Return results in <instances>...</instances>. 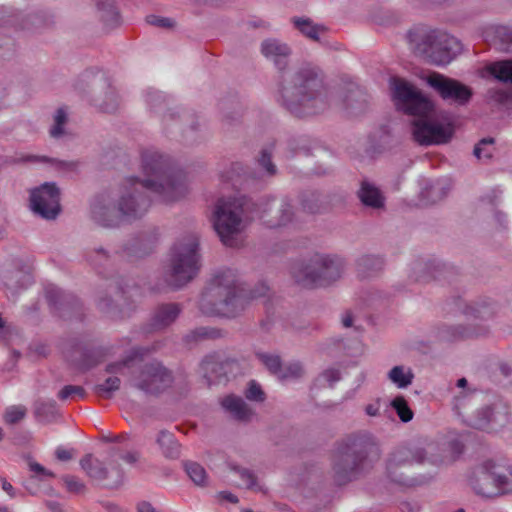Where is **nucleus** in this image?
Returning a JSON list of instances; mask_svg holds the SVG:
<instances>
[{"mask_svg": "<svg viewBox=\"0 0 512 512\" xmlns=\"http://www.w3.org/2000/svg\"><path fill=\"white\" fill-rule=\"evenodd\" d=\"M30 470L36 474H41L47 477H54V474L51 471L46 470L42 465L36 462L30 463Z\"/></svg>", "mask_w": 512, "mask_h": 512, "instance_id": "obj_62", "label": "nucleus"}, {"mask_svg": "<svg viewBox=\"0 0 512 512\" xmlns=\"http://www.w3.org/2000/svg\"><path fill=\"white\" fill-rule=\"evenodd\" d=\"M157 443L166 458L176 459L180 456L181 445L176 440L174 434L162 430L157 437Z\"/></svg>", "mask_w": 512, "mask_h": 512, "instance_id": "obj_31", "label": "nucleus"}, {"mask_svg": "<svg viewBox=\"0 0 512 512\" xmlns=\"http://www.w3.org/2000/svg\"><path fill=\"white\" fill-rule=\"evenodd\" d=\"M183 467L188 477L198 486H204L207 483V472L205 468L197 462L185 461Z\"/></svg>", "mask_w": 512, "mask_h": 512, "instance_id": "obj_41", "label": "nucleus"}, {"mask_svg": "<svg viewBox=\"0 0 512 512\" xmlns=\"http://www.w3.org/2000/svg\"><path fill=\"white\" fill-rule=\"evenodd\" d=\"M80 466L86 475L106 489H117L124 482V471L113 461H101L92 454L85 455L80 460Z\"/></svg>", "mask_w": 512, "mask_h": 512, "instance_id": "obj_12", "label": "nucleus"}, {"mask_svg": "<svg viewBox=\"0 0 512 512\" xmlns=\"http://www.w3.org/2000/svg\"><path fill=\"white\" fill-rule=\"evenodd\" d=\"M35 417L45 423L52 422L55 420L58 414V407L55 401H38L35 404L34 410Z\"/></svg>", "mask_w": 512, "mask_h": 512, "instance_id": "obj_38", "label": "nucleus"}, {"mask_svg": "<svg viewBox=\"0 0 512 512\" xmlns=\"http://www.w3.org/2000/svg\"><path fill=\"white\" fill-rule=\"evenodd\" d=\"M91 217L98 225L106 228L118 227L124 220L117 199L112 200L105 194L97 196L93 201Z\"/></svg>", "mask_w": 512, "mask_h": 512, "instance_id": "obj_18", "label": "nucleus"}, {"mask_svg": "<svg viewBox=\"0 0 512 512\" xmlns=\"http://www.w3.org/2000/svg\"><path fill=\"white\" fill-rule=\"evenodd\" d=\"M391 406L402 422L407 423L413 419L414 413L403 396H396L392 400Z\"/></svg>", "mask_w": 512, "mask_h": 512, "instance_id": "obj_48", "label": "nucleus"}, {"mask_svg": "<svg viewBox=\"0 0 512 512\" xmlns=\"http://www.w3.org/2000/svg\"><path fill=\"white\" fill-rule=\"evenodd\" d=\"M68 122V114L64 108H58L54 115V123L49 130L52 138H60L65 133V125Z\"/></svg>", "mask_w": 512, "mask_h": 512, "instance_id": "obj_47", "label": "nucleus"}, {"mask_svg": "<svg viewBox=\"0 0 512 512\" xmlns=\"http://www.w3.org/2000/svg\"><path fill=\"white\" fill-rule=\"evenodd\" d=\"M92 83H103L105 88L104 96L94 93L91 101L94 106L99 108L105 113H114L118 109L119 101L115 90L110 86L108 79L103 75H97L94 77ZM93 92H95L93 90Z\"/></svg>", "mask_w": 512, "mask_h": 512, "instance_id": "obj_22", "label": "nucleus"}, {"mask_svg": "<svg viewBox=\"0 0 512 512\" xmlns=\"http://www.w3.org/2000/svg\"><path fill=\"white\" fill-rule=\"evenodd\" d=\"M322 377L333 387L334 383L341 379V373L338 369L329 368L322 373Z\"/></svg>", "mask_w": 512, "mask_h": 512, "instance_id": "obj_59", "label": "nucleus"}, {"mask_svg": "<svg viewBox=\"0 0 512 512\" xmlns=\"http://www.w3.org/2000/svg\"><path fill=\"white\" fill-rule=\"evenodd\" d=\"M473 490L483 497H494L512 492V477L501 473L492 461H485L471 479Z\"/></svg>", "mask_w": 512, "mask_h": 512, "instance_id": "obj_10", "label": "nucleus"}, {"mask_svg": "<svg viewBox=\"0 0 512 512\" xmlns=\"http://www.w3.org/2000/svg\"><path fill=\"white\" fill-rule=\"evenodd\" d=\"M55 455L60 461H68L73 457L72 452L63 447H58L55 451Z\"/></svg>", "mask_w": 512, "mask_h": 512, "instance_id": "obj_63", "label": "nucleus"}, {"mask_svg": "<svg viewBox=\"0 0 512 512\" xmlns=\"http://www.w3.org/2000/svg\"><path fill=\"white\" fill-rule=\"evenodd\" d=\"M272 212H275V215L266 220L270 228L285 226L292 221L294 216L292 205L286 199H282L279 202L272 199V201L267 204L263 213L270 214Z\"/></svg>", "mask_w": 512, "mask_h": 512, "instance_id": "obj_23", "label": "nucleus"}, {"mask_svg": "<svg viewBox=\"0 0 512 512\" xmlns=\"http://www.w3.org/2000/svg\"><path fill=\"white\" fill-rule=\"evenodd\" d=\"M121 380L116 377H108L103 383L94 386V393L104 399L112 398L114 392L120 389Z\"/></svg>", "mask_w": 512, "mask_h": 512, "instance_id": "obj_43", "label": "nucleus"}, {"mask_svg": "<svg viewBox=\"0 0 512 512\" xmlns=\"http://www.w3.org/2000/svg\"><path fill=\"white\" fill-rule=\"evenodd\" d=\"M245 397L255 402H263L266 398L261 386L254 380L249 382L248 388L245 391Z\"/></svg>", "mask_w": 512, "mask_h": 512, "instance_id": "obj_56", "label": "nucleus"}, {"mask_svg": "<svg viewBox=\"0 0 512 512\" xmlns=\"http://www.w3.org/2000/svg\"><path fill=\"white\" fill-rule=\"evenodd\" d=\"M463 313L475 319H489L494 315L493 307L483 302L481 304H470L463 307Z\"/></svg>", "mask_w": 512, "mask_h": 512, "instance_id": "obj_44", "label": "nucleus"}, {"mask_svg": "<svg viewBox=\"0 0 512 512\" xmlns=\"http://www.w3.org/2000/svg\"><path fill=\"white\" fill-rule=\"evenodd\" d=\"M447 190L448 188L443 183L436 181L427 184V186L423 188L422 196L430 203H436L446 196Z\"/></svg>", "mask_w": 512, "mask_h": 512, "instance_id": "obj_45", "label": "nucleus"}, {"mask_svg": "<svg viewBox=\"0 0 512 512\" xmlns=\"http://www.w3.org/2000/svg\"><path fill=\"white\" fill-rule=\"evenodd\" d=\"M144 178L128 177L119 187L117 204L126 220L142 218L150 209L152 193L163 202H173L187 193L185 173L177 168L170 156L155 149L142 152Z\"/></svg>", "mask_w": 512, "mask_h": 512, "instance_id": "obj_1", "label": "nucleus"}, {"mask_svg": "<svg viewBox=\"0 0 512 512\" xmlns=\"http://www.w3.org/2000/svg\"><path fill=\"white\" fill-rule=\"evenodd\" d=\"M230 469L239 475L247 489L263 495L267 494V488L259 481L252 470L238 465H230Z\"/></svg>", "mask_w": 512, "mask_h": 512, "instance_id": "obj_32", "label": "nucleus"}, {"mask_svg": "<svg viewBox=\"0 0 512 512\" xmlns=\"http://www.w3.org/2000/svg\"><path fill=\"white\" fill-rule=\"evenodd\" d=\"M130 359H125L123 361L110 363L106 367V371L109 373H116L126 367L129 363Z\"/></svg>", "mask_w": 512, "mask_h": 512, "instance_id": "obj_61", "label": "nucleus"}, {"mask_svg": "<svg viewBox=\"0 0 512 512\" xmlns=\"http://www.w3.org/2000/svg\"><path fill=\"white\" fill-rule=\"evenodd\" d=\"M269 287L265 283H260L255 289L251 291V298H260L268 294Z\"/></svg>", "mask_w": 512, "mask_h": 512, "instance_id": "obj_60", "label": "nucleus"}, {"mask_svg": "<svg viewBox=\"0 0 512 512\" xmlns=\"http://www.w3.org/2000/svg\"><path fill=\"white\" fill-rule=\"evenodd\" d=\"M407 37L413 51L435 65L450 63L462 50L457 38L441 30L417 27Z\"/></svg>", "mask_w": 512, "mask_h": 512, "instance_id": "obj_7", "label": "nucleus"}, {"mask_svg": "<svg viewBox=\"0 0 512 512\" xmlns=\"http://www.w3.org/2000/svg\"><path fill=\"white\" fill-rule=\"evenodd\" d=\"M152 251V246L143 245L141 238L132 239L127 246L123 248L121 252H116L114 256H111L105 249L98 248L91 250L88 255V261L99 270V273H103L108 268L114 265V262L118 258H140Z\"/></svg>", "mask_w": 512, "mask_h": 512, "instance_id": "obj_14", "label": "nucleus"}, {"mask_svg": "<svg viewBox=\"0 0 512 512\" xmlns=\"http://www.w3.org/2000/svg\"><path fill=\"white\" fill-rule=\"evenodd\" d=\"M261 52L265 57L271 58L280 70H283L287 66L291 49L286 43L269 38L262 42Z\"/></svg>", "mask_w": 512, "mask_h": 512, "instance_id": "obj_25", "label": "nucleus"}, {"mask_svg": "<svg viewBox=\"0 0 512 512\" xmlns=\"http://www.w3.org/2000/svg\"><path fill=\"white\" fill-rule=\"evenodd\" d=\"M221 405L233 419L239 422H250L254 415V411L239 396L228 395L222 399Z\"/></svg>", "mask_w": 512, "mask_h": 512, "instance_id": "obj_27", "label": "nucleus"}, {"mask_svg": "<svg viewBox=\"0 0 512 512\" xmlns=\"http://www.w3.org/2000/svg\"><path fill=\"white\" fill-rule=\"evenodd\" d=\"M198 249L196 235H188L175 243L165 270V281L170 288H182L198 274L201 267Z\"/></svg>", "mask_w": 512, "mask_h": 512, "instance_id": "obj_8", "label": "nucleus"}, {"mask_svg": "<svg viewBox=\"0 0 512 512\" xmlns=\"http://www.w3.org/2000/svg\"><path fill=\"white\" fill-rule=\"evenodd\" d=\"M231 269L218 271L203 292L199 307L203 314L234 318L245 307V299Z\"/></svg>", "mask_w": 512, "mask_h": 512, "instance_id": "obj_5", "label": "nucleus"}, {"mask_svg": "<svg viewBox=\"0 0 512 512\" xmlns=\"http://www.w3.org/2000/svg\"><path fill=\"white\" fill-rule=\"evenodd\" d=\"M282 105L295 117L305 118L326 111L330 105L329 94L322 71L305 64L280 81Z\"/></svg>", "mask_w": 512, "mask_h": 512, "instance_id": "obj_3", "label": "nucleus"}, {"mask_svg": "<svg viewBox=\"0 0 512 512\" xmlns=\"http://www.w3.org/2000/svg\"><path fill=\"white\" fill-rule=\"evenodd\" d=\"M449 445H450V449H451L452 453L454 454V456H459L464 451V445L459 440H453L450 442Z\"/></svg>", "mask_w": 512, "mask_h": 512, "instance_id": "obj_64", "label": "nucleus"}, {"mask_svg": "<svg viewBox=\"0 0 512 512\" xmlns=\"http://www.w3.org/2000/svg\"><path fill=\"white\" fill-rule=\"evenodd\" d=\"M345 269L344 260L337 255L315 253L306 260L290 266V276L305 289L325 288L338 281Z\"/></svg>", "mask_w": 512, "mask_h": 512, "instance_id": "obj_6", "label": "nucleus"}, {"mask_svg": "<svg viewBox=\"0 0 512 512\" xmlns=\"http://www.w3.org/2000/svg\"><path fill=\"white\" fill-rule=\"evenodd\" d=\"M494 139L493 138H484L482 139L474 148V155L478 159H490L492 157V153L494 150L493 147Z\"/></svg>", "mask_w": 512, "mask_h": 512, "instance_id": "obj_54", "label": "nucleus"}, {"mask_svg": "<svg viewBox=\"0 0 512 512\" xmlns=\"http://www.w3.org/2000/svg\"><path fill=\"white\" fill-rule=\"evenodd\" d=\"M510 420L508 407L496 404L492 407H484L475 413L468 421V425L479 430L494 431L498 427L506 425Z\"/></svg>", "mask_w": 512, "mask_h": 512, "instance_id": "obj_20", "label": "nucleus"}, {"mask_svg": "<svg viewBox=\"0 0 512 512\" xmlns=\"http://www.w3.org/2000/svg\"><path fill=\"white\" fill-rule=\"evenodd\" d=\"M388 378L398 388H406L412 383L414 374L409 368L405 369L403 366H395L389 371Z\"/></svg>", "mask_w": 512, "mask_h": 512, "instance_id": "obj_40", "label": "nucleus"}, {"mask_svg": "<svg viewBox=\"0 0 512 512\" xmlns=\"http://www.w3.org/2000/svg\"><path fill=\"white\" fill-rule=\"evenodd\" d=\"M58 398L62 401L77 398L83 399L87 396L86 390L78 385H65L57 394Z\"/></svg>", "mask_w": 512, "mask_h": 512, "instance_id": "obj_50", "label": "nucleus"}, {"mask_svg": "<svg viewBox=\"0 0 512 512\" xmlns=\"http://www.w3.org/2000/svg\"><path fill=\"white\" fill-rule=\"evenodd\" d=\"M40 22V18L36 15L22 18L20 21V14L8 7L0 8V26H12L16 30L31 29Z\"/></svg>", "mask_w": 512, "mask_h": 512, "instance_id": "obj_30", "label": "nucleus"}, {"mask_svg": "<svg viewBox=\"0 0 512 512\" xmlns=\"http://www.w3.org/2000/svg\"><path fill=\"white\" fill-rule=\"evenodd\" d=\"M426 81L445 101L464 105L472 96V91L468 86L437 72L429 74Z\"/></svg>", "mask_w": 512, "mask_h": 512, "instance_id": "obj_17", "label": "nucleus"}, {"mask_svg": "<svg viewBox=\"0 0 512 512\" xmlns=\"http://www.w3.org/2000/svg\"><path fill=\"white\" fill-rule=\"evenodd\" d=\"M427 454L428 450L422 442L409 443L397 448L391 453L387 462L388 477L399 485H411V480L401 472V469L415 463L422 464Z\"/></svg>", "mask_w": 512, "mask_h": 512, "instance_id": "obj_11", "label": "nucleus"}, {"mask_svg": "<svg viewBox=\"0 0 512 512\" xmlns=\"http://www.w3.org/2000/svg\"><path fill=\"white\" fill-rule=\"evenodd\" d=\"M64 486L69 493L83 494L86 491L85 483L77 476L64 475L62 478Z\"/></svg>", "mask_w": 512, "mask_h": 512, "instance_id": "obj_52", "label": "nucleus"}, {"mask_svg": "<svg viewBox=\"0 0 512 512\" xmlns=\"http://www.w3.org/2000/svg\"><path fill=\"white\" fill-rule=\"evenodd\" d=\"M14 41L11 38H0V58H7L14 53Z\"/></svg>", "mask_w": 512, "mask_h": 512, "instance_id": "obj_58", "label": "nucleus"}, {"mask_svg": "<svg viewBox=\"0 0 512 512\" xmlns=\"http://www.w3.org/2000/svg\"><path fill=\"white\" fill-rule=\"evenodd\" d=\"M31 283V275L24 267L6 269L0 277V286L7 296L17 294L20 289L26 288Z\"/></svg>", "mask_w": 512, "mask_h": 512, "instance_id": "obj_21", "label": "nucleus"}, {"mask_svg": "<svg viewBox=\"0 0 512 512\" xmlns=\"http://www.w3.org/2000/svg\"><path fill=\"white\" fill-rule=\"evenodd\" d=\"M295 27L307 38L319 41L320 35L326 32V27L313 23L309 18H293Z\"/></svg>", "mask_w": 512, "mask_h": 512, "instance_id": "obj_34", "label": "nucleus"}, {"mask_svg": "<svg viewBox=\"0 0 512 512\" xmlns=\"http://www.w3.org/2000/svg\"><path fill=\"white\" fill-rule=\"evenodd\" d=\"M173 374L160 362L153 361L142 366L135 387L147 394H159L173 383Z\"/></svg>", "mask_w": 512, "mask_h": 512, "instance_id": "obj_13", "label": "nucleus"}, {"mask_svg": "<svg viewBox=\"0 0 512 512\" xmlns=\"http://www.w3.org/2000/svg\"><path fill=\"white\" fill-rule=\"evenodd\" d=\"M45 296L59 317L70 319L73 316H80L82 305L74 295L66 293L54 285H48L45 288Z\"/></svg>", "mask_w": 512, "mask_h": 512, "instance_id": "obj_19", "label": "nucleus"}, {"mask_svg": "<svg viewBox=\"0 0 512 512\" xmlns=\"http://www.w3.org/2000/svg\"><path fill=\"white\" fill-rule=\"evenodd\" d=\"M146 22L152 26L160 28H172L174 26V21L171 18L160 17L157 15H148L146 17Z\"/></svg>", "mask_w": 512, "mask_h": 512, "instance_id": "obj_57", "label": "nucleus"}, {"mask_svg": "<svg viewBox=\"0 0 512 512\" xmlns=\"http://www.w3.org/2000/svg\"><path fill=\"white\" fill-rule=\"evenodd\" d=\"M250 201L246 197L220 198L213 212L212 222L222 243L229 247L237 244L235 236L242 230L244 219L248 218Z\"/></svg>", "mask_w": 512, "mask_h": 512, "instance_id": "obj_9", "label": "nucleus"}, {"mask_svg": "<svg viewBox=\"0 0 512 512\" xmlns=\"http://www.w3.org/2000/svg\"><path fill=\"white\" fill-rule=\"evenodd\" d=\"M380 446L369 433L350 435L339 442L332 456V472L338 485L356 480L380 459Z\"/></svg>", "mask_w": 512, "mask_h": 512, "instance_id": "obj_4", "label": "nucleus"}, {"mask_svg": "<svg viewBox=\"0 0 512 512\" xmlns=\"http://www.w3.org/2000/svg\"><path fill=\"white\" fill-rule=\"evenodd\" d=\"M487 71L498 81L512 84V60L494 62Z\"/></svg>", "mask_w": 512, "mask_h": 512, "instance_id": "obj_37", "label": "nucleus"}, {"mask_svg": "<svg viewBox=\"0 0 512 512\" xmlns=\"http://www.w3.org/2000/svg\"><path fill=\"white\" fill-rule=\"evenodd\" d=\"M417 270H425L424 273L417 278V281L428 282L430 279H440L446 273V266L436 262L435 260L427 263L425 267L422 264H418Z\"/></svg>", "mask_w": 512, "mask_h": 512, "instance_id": "obj_42", "label": "nucleus"}, {"mask_svg": "<svg viewBox=\"0 0 512 512\" xmlns=\"http://www.w3.org/2000/svg\"><path fill=\"white\" fill-rule=\"evenodd\" d=\"M182 308L177 303H165L159 305L151 318V326L154 330H161L172 324L179 314Z\"/></svg>", "mask_w": 512, "mask_h": 512, "instance_id": "obj_28", "label": "nucleus"}, {"mask_svg": "<svg viewBox=\"0 0 512 512\" xmlns=\"http://www.w3.org/2000/svg\"><path fill=\"white\" fill-rule=\"evenodd\" d=\"M274 148V144H271L267 147H264L260 151V156L257 158V162L259 166L264 168L265 172L269 176H273L276 174L277 169L276 166L272 162V150Z\"/></svg>", "mask_w": 512, "mask_h": 512, "instance_id": "obj_49", "label": "nucleus"}, {"mask_svg": "<svg viewBox=\"0 0 512 512\" xmlns=\"http://www.w3.org/2000/svg\"><path fill=\"white\" fill-rule=\"evenodd\" d=\"M27 409L22 405H13L8 407L4 413V420L8 424H16L26 416Z\"/></svg>", "mask_w": 512, "mask_h": 512, "instance_id": "obj_53", "label": "nucleus"}, {"mask_svg": "<svg viewBox=\"0 0 512 512\" xmlns=\"http://www.w3.org/2000/svg\"><path fill=\"white\" fill-rule=\"evenodd\" d=\"M487 329L484 326L464 327L462 325H443L438 329V338L442 341L452 342L485 335Z\"/></svg>", "mask_w": 512, "mask_h": 512, "instance_id": "obj_24", "label": "nucleus"}, {"mask_svg": "<svg viewBox=\"0 0 512 512\" xmlns=\"http://www.w3.org/2000/svg\"><path fill=\"white\" fill-rule=\"evenodd\" d=\"M224 336V332L213 327H198L185 336L187 343L197 342L205 339H218Z\"/></svg>", "mask_w": 512, "mask_h": 512, "instance_id": "obj_39", "label": "nucleus"}, {"mask_svg": "<svg viewBox=\"0 0 512 512\" xmlns=\"http://www.w3.org/2000/svg\"><path fill=\"white\" fill-rule=\"evenodd\" d=\"M257 359L275 376L281 372L282 362L279 355L265 352H256Z\"/></svg>", "mask_w": 512, "mask_h": 512, "instance_id": "obj_46", "label": "nucleus"}, {"mask_svg": "<svg viewBox=\"0 0 512 512\" xmlns=\"http://www.w3.org/2000/svg\"><path fill=\"white\" fill-rule=\"evenodd\" d=\"M383 259L378 256L365 255L357 261L358 275L362 278H368L382 270Z\"/></svg>", "mask_w": 512, "mask_h": 512, "instance_id": "obj_33", "label": "nucleus"}, {"mask_svg": "<svg viewBox=\"0 0 512 512\" xmlns=\"http://www.w3.org/2000/svg\"><path fill=\"white\" fill-rule=\"evenodd\" d=\"M304 375V369L299 362H292L282 366L281 372L278 374V378L281 380L287 379H299Z\"/></svg>", "mask_w": 512, "mask_h": 512, "instance_id": "obj_51", "label": "nucleus"}, {"mask_svg": "<svg viewBox=\"0 0 512 512\" xmlns=\"http://www.w3.org/2000/svg\"><path fill=\"white\" fill-rule=\"evenodd\" d=\"M97 307L113 319L128 317L134 310L127 291L118 282L109 284L105 294L99 297Z\"/></svg>", "mask_w": 512, "mask_h": 512, "instance_id": "obj_15", "label": "nucleus"}, {"mask_svg": "<svg viewBox=\"0 0 512 512\" xmlns=\"http://www.w3.org/2000/svg\"><path fill=\"white\" fill-rule=\"evenodd\" d=\"M18 162H31V163H47L56 166L59 169L63 170H73L76 167V163L74 162H66L60 161L57 159L49 158L47 156H38V155H25L21 157L19 160L10 159L6 160V163H18Z\"/></svg>", "mask_w": 512, "mask_h": 512, "instance_id": "obj_36", "label": "nucleus"}, {"mask_svg": "<svg viewBox=\"0 0 512 512\" xmlns=\"http://www.w3.org/2000/svg\"><path fill=\"white\" fill-rule=\"evenodd\" d=\"M495 37L500 42L501 50H509L512 47V29L506 26L497 27Z\"/></svg>", "mask_w": 512, "mask_h": 512, "instance_id": "obj_55", "label": "nucleus"}, {"mask_svg": "<svg viewBox=\"0 0 512 512\" xmlns=\"http://www.w3.org/2000/svg\"><path fill=\"white\" fill-rule=\"evenodd\" d=\"M34 213L44 219H55L60 211V191L54 183H45L34 189L30 196Z\"/></svg>", "mask_w": 512, "mask_h": 512, "instance_id": "obj_16", "label": "nucleus"}, {"mask_svg": "<svg viewBox=\"0 0 512 512\" xmlns=\"http://www.w3.org/2000/svg\"><path fill=\"white\" fill-rule=\"evenodd\" d=\"M361 203L372 209H382L385 206V196L382 191L368 180H362L357 191Z\"/></svg>", "mask_w": 512, "mask_h": 512, "instance_id": "obj_29", "label": "nucleus"}, {"mask_svg": "<svg viewBox=\"0 0 512 512\" xmlns=\"http://www.w3.org/2000/svg\"><path fill=\"white\" fill-rule=\"evenodd\" d=\"M97 9L101 20L107 27L112 28L119 23V13L113 0H99Z\"/></svg>", "mask_w": 512, "mask_h": 512, "instance_id": "obj_35", "label": "nucleus"}, {"mask_svg": "<svg viewBox=\"0 0 512 512\" xmlns=\"http://www.w3.org/2000/svg\"><path fill=\"white\" fill-rule=\"evenodd\" d=\"M225 363L217 354L207 355L200 365V370L208 385L220 383L226 378Z\"/></svg>", "mask_w": 512, "mask_h": 512, "instance_id": "obj_26", "label": "nucleus"}, {"mask_svg": "<svg viewBox=\"0 0 512 512\" xmlns=\"http://www.w3.org/2000/svg\"><path fill=\"white\" fill-rule=\"evenodd\" d=\"M390 87L397 109L415 117L412 122V135L418 144H444L452 138V125L434 117L432 102L416 87L399 77L391 78Z\"/></svg>", "mask_w": 512, "mask_h": 512, "instance_id": "obj_2", "label": "nucleus"}]
</instances>
